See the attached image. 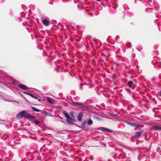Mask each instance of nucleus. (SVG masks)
I'll list each match as a JSON object with an SVG mask.
<instances>
[{"label": "nucleus", "mask_w": 161, "mask_h": 161, "mask_svg": "<svg viewBox=\"0 0 161 161\" xmlns=\"http://www.w3.org/2000/svg\"><path fill=\"white\" fill-rule=\"evenodd\" d=\"M25 114V111H22L18 113L17 114L16 117L18 118H21L23 117H24Z\"/></svg>", "instance_id": "2"}, {"label": "nucleus", "mask_w": 161, "mask_h": 161, "mask_svg": "<svg viewBox=\"0 0 161 161\" xmlns=\"http://www.w3.org/2000/svg\"><path fill=\"white\" fill-rule=\"evenodd\" d=\"M31 97H32L36 99H37L38 98L37 97L35 96L34 95H31Z\"/></svg>", "instance_id": "18"}, {"label": "nucleus", "mask_w": 161, "mask_h": 161, "mask_svg": "<svg viewBox=\"0 0 161 161\" xmlns=\"http://www.w3.org/2000/svg\"><path fill=\"white\" fill-rule=\"evenodd\" d=\"M73 115V113H71V115Z\"/></svg>", "instance_id": "23"}, {"label": "nucleus", "mask_w": 161, "mask_h": 161, "mask_svg": "<svg viewBox=\"0 0 161 161\" xmlns=\"http://www.w3.org/2000/svg\"><path fill=\"white\" fill-rule=\"evenodd\" d=\"M127 123L129 124V125H132V126H135V125L133 123L130 122H127Z\"/></svg>", "instance_id": "17"}, {"label": "nucleus", "mask_w": 161, "mask_h": 161, "mask_svg": "<svg viewBox=\"0 0 161 161\" xmlns=\"http://www.w3.org/2000/svg\"><path fill=\"white\" fill-rule=\"evenodd\" d=\"M63 114L67 118L68 117H69V114L65 112V111H64L63 112Z\"/></svg>", "instance_id": "10"}, {"label": "nucleus", "mask_w": 161, "mask_h": 161, "mask_svg": "<svg viewBox=\"0 0 161 161\" xmlns=\"http://www.w3.org/2000/svg\"><path fill=\"white\" fill-rule=\"evenodd\" d=\"M66 121L69 124H72L73 122L75 121V119H74L71 118L69 116L67 118Z\"/></svg>", "instance_id": "1"}, {"label": "nucleus", "mask_w": 161, "mask_h": 161, "mask_svg": "<svg viewBox=\"0 0 161 161\" xmlns=\"http://www.w3.org/2000/svg\"><path fill=\"white\" fill-rule=\"evenodd\" d=\"M75 106H80L82 105V103H75Z\"/></svg>", "instance_id": "11"}, {"label": "nucleus", "mask_w": 161, "mask_h": 161, "mask_svg": "<svg viewBox=\"0 0 161 161\" xmlns=\"http://www.w3.org/2000/svg\"><path fill=\"white\" fill-rule=\"evenodd\" d=\"M38 101H40V99H38Z\"/></svg>", "instance_id": "22"}, {"label": "nucleus", "mask_w": 161, "mask_h": 161, "mask_svg": "<svg viewBox=\"0 0 161 161\" xmlns=\"http://www.w3.org/2000/svg\"><path fill=\"white\" fill-rule=\"evenodd\" d=\"M153 129L155 130H161V127L158 126H154L152 127Z\"/></svg>", "instance_id": "4"}, {"label": "nucleus", "mask_w": 161, "mask_h": 161, "mask_svg": "<svg viewBox=\"0 0 161 161\" xmlns=\"http://www.w3.org/2000/svg\"><path fill=\"white\" fill-rule=\"evenodd\" d=\"M32 109L35 111H36V112H39L40 111V110L38 109H37V108H34L33 107H32Z\"/></svg>", "instance_id": "14"}, {"label": "nucleus", "mask_w": 161, "mask_h": 161, "mask_svg": "<svg viewBox=\"0 0 161 161\" xmlns=\"http://www.w3.org/2000/svg\"><path fill=\"white\" fill-rule=\"evenodd\" d=\"M24 117H25L29 119L31 118H34V117L30 115L28 112H25Z\"/></svg>", "instance_id": "3"}, {"label": "nucleus", "mask_w": 161, "mask_h": 161, "mask_svg": "<svg viewBox=\"0 0 161 161\" xmlns=\"http://www.w3.org/2000/svg\"><path fill=\"white\" fill-rule=\"evenodd\" d=\"M30 96H31V95H32L33 94H30V93H27Z\"/></svg>", "instance_id": "19"}, {"label": "nucleus", "mask_w": 161, "mask_h": 161, "mask_svg": "<svg viewBox=\"0 0 161 161\" xmlns=\"http://www.w3.org/2000/svg\"><path fill=\"white\" fill-rule=\"evenodd\" d=\"M92 124V121L91 120H90L88 121V124L89 125H91Z\"/></svg>", "instance_id": "15"}, {"label": "nucleus", "mask_w": 161, "mask_h": 161, "mask_svg": "<svg viewBox=\"0 0 161 161\" xmlns=\"http://www.w3.org/2000/svg\"><path fill=\"white\" fill-rule=\"evenodd\" d=\"M43 22L46 25H48L49 24V22L46 19H44L43 20Z\"/></svg>", "instance_id": "9"}, {"label": "nucleus", "mask_w": 161, "mask_h": 161, "mask_svg": "<svg viewBox=\"0 0 161 161\" xmlns=\"http://www.w3.org/2000/svg\"><path fill=\"white\" fill-rule=\"evenodd\" d=\"M33 121L36 125H38L39 123V122L38 121L34 119V120H33Z\"/></svg>", "instance_id": "16"}, {"label": "nucleus", "mask_w": 161, "mask_h": 161, "mask_svg": "<svg viewBox=\"0 0 161 161\" xmlns=\"http://www.w3.org/2000/svg\"><path fill=\"white\" fill-rule=\"evenodd\" d=\"M99 129L103 131L107 130L108 131H110V130L109 129H107L105 128L101 127Z\"/></svg>", "instance_id": "8"}, {"label": "nucleus", "mask_w": 161, "mask_h": 161, "mask_svg": "<svg viewBox=\"0 0 161 161\" xmlns=\"http://www.w3.org/2000/svg\"><path fill=\"white\" fill-rule=\"evenodd\" d=\"M47 100L49 103H50L51 104L53 103L52 101L50 98H48L47 99Z\"/></svg>", "instance_id": "13"}, {"label": "nucleus", "mask_w": 161, "mask_h": 161, "mask_svg": "<svg viewBox=\"0 0 161 161\" xmlns=\"http://www.w3.org/2000/svg\"><path fill=\"white\" fill-rule=\"evenodd\" d=\"M82 116V113H80L78 116V119L79 121H80L81 119V117Z\"/></svg>", "instance_id": "5"}, {"label": "nucleus", "mask_w": 161, "mask_h": 161, "mask_svg": "<svg viewBox=\"0 0 161 161\" xmlns=\"http://www.w3.org/2000/svg\"><path fill=\"white\" fill-rule=\"evenodd\" d=\"M160 95V96H161V91H160L159 92Z\"/></svg>", "instance_id": "20"}, {"label": "nucleus", "mask_w": 161, "mask_h": 161, "mask_svg": "<svg viewBox=\"0 0 161 161\" xmlns=\"http://www.w3.org/2000/svg\"><path fill=\"white\" fill-rule=\"evenodd\" d=\"M133 82L131 81H130L128 83V85L131 88H132L133 89V86H132Z\"/></svg>", "instance_id": "7"}, {"label": "nucleus", "mask_w": 161, "mask_h": 161, "mask_svg": "<svg viewBox=\"0 0 161 161\" xmlns=\"http://www.w3.org/2000/svg\"><path fill=\"white\" fill-rule=\"evenodd\" d=\"M19 86L20 88L22 89H27L26 87L23 85H22V84L19 85Z\"/></svg>", "instance_id": "6"}, {"label": "nucleus", "mask_w": 161, "mask_h": 161, "mask_svg": "<svg viewBox=\"0 0 161 161\" xmlns=\"http://www.w3.org/2000/svg\"><path fill=\"white\" fill-rule=\"evenodd\" d=\"M142 133V132H138L136 133V136H137V137H139Z\"/></svg>", "instance_id": "12"}, {"label": "nucleus", "mask_w": 161, "mask_h": 161, "mask_svg": "<svg viewBox=\"0 0 161 161\" xmlns=\"http://www.w3.org/2000/svg\"><path fill=\"white\" fill-rule=\"evenodd\" d=\"M98 1H100L101 0H97Z\"/></svg>", "instance_id": "21"}]
</instances>
